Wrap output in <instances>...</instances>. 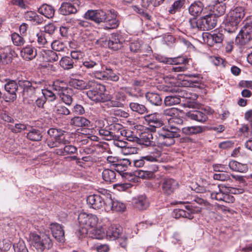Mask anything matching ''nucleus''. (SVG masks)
<instances>
[{
  "label": "nucleus",
  "mask_w": 252,
  "mask_h": 252,
  "mask_svg": "<svg viewBox=\"0 0 252 252\" xmlns=\"http://www.w3.org/2000/svg\"><path fill=\"white\" fill-rule=\"evenodd\" d=\"M218 189L210 194L211 198L219 201H224L226 203H233L235 198L229 194V190L227 187L224 185L220 184L217 186Z\"/></svg>",
  "instance_id": "nucleus-8"
},
{
  "label": "nucleus",
  "mask_w": 252,
  "mask_h": 252,
  "mask_svg": "<svg viewBox=\"0 0 252 252\" xmlns=\"http://www.w3.org/2000/svg\"><path fill=\"white\" fill-rule=\"evenodd\" d=\"M38 12L47 18H52L55 14L54 8L49 4H43L39 8Z\"/></svg>",
  "instance_id": "nucleus-35"
},
{
  "label": "nucleus",
  "mask_w": 252,
  "mask_h": 252,
  "mask_svg": "<svg viewBox=\"0 0 252 252\" xmlns=\"http://www.w3.org/2000/svg\"><path fill=\"white\" fill-rule=\"evenodd\" d=\"M82 67H85L88 69H101L102 68L103 65L102 63V62L97 58H92L91 57L86 59L84 61L82 62Z\"/></svg>",
  "instance_id": "nucleus-23"
},
{
  "label": "nucleus",
  "mask_w": 252,
  "mask_h": 252,
  "mask_svg": "<svg viewBox=\"0 0 252 252\" xmlns=\"http://www.w3.org/2000/svg\"><path fill=\"white\" fill-rule=\"evenodd\" d=\"M165 84L158 86V89L164 92H177L178 88H176L178 82L176 77L171 74L164 75L163 77Z\"/></svg>",
  "instance_id": "nucleus-11"
},
{
  "label": "nucleus",
  "mask_w": 252,
  "mask_h": 252,
  "mask_svg": "<svg viewBox=\"0 0 252 252\" xmlns=\"http://www.w3.org/2000/svg\"><path fill=\"white\" fill-rule=\"evenodd\" d=\"M200 18L202 31H208L216 27L217 19L214 15H206Z\"/></svg>",
  "instance_id": "nucleus-21"
},
{
  "label": "nucleus",
  "mask_w": 252,
  "mask_h": 252,
  "mask_svg": "<svg viewBox=\"0 0 252 252\" xmlns=\"http://www.w3.org/2000/svg\"><path fill=\"white\" fill-rule=\"evenodd\" d=\"M185 2V0H177L175 1L169 8L168 12L170 14H174L177 12L180 11L184 5Z\"/></svg>",
  "instance_id": "nucleus-47"
},
{
  "label": "nucleus",
  "mask_w": 252,
  "mask_h": 252,
  "mask_svg": "<svg viewBox=\"0 0 252 252\" xmlns=\"http://www.w3.org/2000/svg\"><path fill=\"white\" fill-rule=\"evenodd\" d=\"M87 94L89 98L95 102H105L108 100L106 97L99 94L94 87L92 90L87 92Z\"/></svg>",
  "instance_id": "nucleus-42"
},
{
  "label": "nucleus",
  "mask_w": 252,
  "mask_h": 252,
  "mask_svg": "<svg viewBox=\"0 0 252 252\" xmlns=\"http://www.w3.org/2000/svg\"><path fill=\"white\" fill-rule=\"evenodd\" d=\"M205 127H183L182 132L186 134L190 135L202 132Z\"/></svg>",
  "instance_id": "nucleus-52"
},
{
  "label": "nucleus",
  "mask_w": 252,
  "mask_h": 252,
  "mask_svg": "<svg viewBox=\"0 0 252 252\" xmlns=\"http://www.w3.org/2000/svg\"><path fill=\"white\" fill-rule=\"evenodd\" d=\"M118 121L117 119L115 117H109L107 119L99 120L98 124L102 125V126H115V124L112 123H116Z\"/></svg>",
  "instance_id": "nucleus-60"
},
{
  "label": "nucleus",
  "mask_w": 252,
  "mask_h": 252,
  "mask_svg": "<svg viewBox=\"0 0 252 252\" xmlns=\"http://www.w3.org/2000/svg\"><path fill=\"white\" fill-rule=\"evenodd\" d=\"M178 109L176 108L172 107L171 108L166 109L164 111L162 118H168V117H169V118L174 117L175 116L178 115Z\"/></svg>",
  "instance_id": "nucleus-63"
},
{
  "label": "nucleus",
  "mask_w": 252,
  "mask_h": 252,
  "mask_svg": "<svg viewBox=\"0 0 252 252\" xmlns=\"http://www.w3.org/2000/svg\"><path fill=\"white\" fill-rule=\"evenodd\" d=\"M29 240L31 245L40 252L51 249L53 245L49 235L43 233H31Z\"/></svg>",
  "instance_id": "nucleus-3"
},
{
  "label": "nucleus",
  "mask_w": 252,
  "mask_h": 252,
  "mask_svg": "<svg viewBox=\"0 0 252 252\" xmlns=\"http://www.w3.org/2000/svg\"><path fill=\"white\" fill-rule=\"evenodd\" d=\"M130 164L129 159L126 158L119 159L118 163H116L115 167L118 172L126 170L128 165Z\"/></svg>",
  "instance_id": "nucleus-50"
},
{
  "label": "nucleus",
  "mask_w": 252,
  "mask_h": 252,
  "mask_svg": "<svg viewBox=\"0 0 252 252\" xmlns=\"http://www.w3.org/2000/svg\"><path fill=\"white\" fill-rule=\"evenodd\" d=\"M107 101V105L110 106L123 107L126 102V96L123 92H116L111 99L110 98Z\"/></svg>",
  "instance_id": "nucleus-17"
},
{
  "label": "nucleus",
  "mask_w": 252,
  "mask_h": 252,
  "mask_svg": "<svg viewBox=\"0 0 252 252\" xmlns=\"http://www.w3.org/2000/svg\"><path fill=\"white\" fill-rule=\"evenodd\" d=\"M129 107L132 111L143 114L147 111V109L145 105L136 102L129 103Z\"/></svg>",
  "instance_id": "nucleus-49"
},
{
  "label": "nucleus",
  "mask_w": 252,
  "mask_h": 252,
  "mask_svg": "<svg viewBox=\"0 0 252 252\" xmlns=\"http://www.w3.org/2000/svg\"><path fill=\"white\" fill-rule=\"evenodd\" d=\"M146 98L153 105L160 106L162 103L161 97L157 93L148 92L146 94Z\"/></svg>",
  "instance_id": "nucleus-39"
},
{
  "label": "nucleus",
  "mask_w": 252,
  "mask_h": 252,
  "mask_svg": "<svg viewBox=\"0 0 252 252\" xmlns=\"http://www.w3.org/2000/svg\"><path fill=\"white\" fill-rule=\"evenodd\" d=\"M71 58L73 59V61L76 62L80 59H82L84 56V54L81 50H73L70 53Z\"/></svg>",
  "instance_id": "nucleus-64"
},
{
  "label": "nucleus",
  "mask_w": 252,
  "mask_h": 252,
  "mask_svg": "<svg viewBox=\"0 0 252 252\" xmlns=\"http://www.w3.org/2000/svg\"><path fill=\"white\" fill-rule=\"evenodd\" d=\"M44 59L47 62H54L58 60L60 54H57L54 50H44L42 53Z\"/></svg>",
  "instance_id": "nucleus-41"
},
{
  "label": "nucleus",
  "mask_w": 252,
  "mask_h": 252,
  "mask_svg": "<svg viewBox=\"0 0 252 252\" xmlns=\"http://www.w3.org/2000/svg\"><path fill=\"white\" fill-rule=\"evenodd\" d=\"M186 208L188 210V211H186L182 209H174L172 214L173 217L176 219L186 218L190 220L192 219L193 217L191 214L192 213L191 206H186Z\"/></svg>",
  "instance_id": "nucleus-27"
},
{
  "label": "nucleus",
  "mask_w": 252,
  "mask_h": 252,
  "mask_svg": "<svg viewBox=\"0 0 252 252\" xmlns=\"http://www.w3.org/2000/svg\"><path fill=\"white\" fill-rule=\"evenodd\" d=\"M225 5L222 3L216 4L214 7V16H220L223 15L225 13Z\"/></svg>",
  "instance_id": "nucleus-57"
},
{
  "label": "nucleus",
  "mask_w": 252,
  "mask_h": 252,
  "mask_svg": "<svg viewBox=\"0 0 252 252\" xmlns=\"http://www.w3.org/2000/svg\"><path fill=\"white\" fill-rule=\"evenodd\" d=\"M202 38L204 43L212 46L215 44L221 43L223 40L224 35L220 32L214 31L212 33L203 32Z\"/></svg>",
  "instance_id": "nucleus-13"
},
{
  "label": "nucleus",
  "mask_w": 252,
  "mask_h": 252,
  "mask_svg": "<svg viewBox=\"0 0 252 252\" xmlns=\"http://www.w3.org/2000/svg\"><path fill=\"white\" fill-rule=\"evenodd\" d=\"M87 202L90 207L94 209H99L104 205L106 207V199L99 194L89 195L87 198Z\"/></svg>",
  "instance_id": "nucleus-16"
},
{
  "label": "nucleus",
  "mask_w": 252,
  "mask_h": 252,
  "mask_svg": "<svg viewBox=\"0 0 252 252\" xmlns=\"http://www.w3.org/2000/svg\"><path fill=\"white\" fill-rule=\"evenodd\" d=\"M158 60L160 62H163L166 63L174 64L175 65L186 64V63L188 62V59L184 57H179L177 58L174 59L173 60L166 58L162 59L161 57V59L158 58Z\"/></svg>",
  "instance_id": "nucleus-40"
},
{
  "label": "nucleus",
  "mask_w": 252,
  "mask_h": 252,
  "mask_svg": "<svg viewBox=\"0 0 252 252\" xmlns=\"http://www.w3.org/2000/svg\"><path fill=\"white\" fill-rule=\"evenodd\" d=\"M156 127H152L151 128L147 127L143 132L139 134V137L137 136L135 142L138 144L146 147L154 145V142L152 140L153 138L152 132L156 131Z\"/></svg>",
  "instance_id": "nucleus-12"
},
{
  "label": "nucleus",
  "mask_w": 252,
  "mask_h": 252,
  "mask_svg": "<svg viewBox=\"0 0 252 252\" xmlns=\"http://www.w3.org/2000/svg\"><path fill=\"white\" fill-rule=\"evenodd\" d=\"M24 18L26 20L31 21L36 25L41 24L43 21L42 16L37 15L35 12L32 11L25 12Z\"/></svg>",
  "instance_id": "nucleus-36"
},
{
  "label": "nucleus",
  "mask_w": 252,
  "mask_h": 252,
  "mask_svg": "<svg viewBox=\"0 0 252 252\" xmlns=\"http://www.w3.org/2000/svg\"><path fill=\"white\" fill-rule=\"evenodd\" d=\"M122 232V228L116 225H111L106 232V236L112 240L119 238Z\"/></svg>",
  "instance_id": "nucleus-34"
},
{
  "label": "nucleus",
  "mask_w": 252,
  "mask_h": 252,
  "mask_svg": "<svg viewBox=\"0 0 252 252\" xmlns=\"http://www.w3.org/2000/svg\"><path fill=\"white\" fill-rule=\"evenodd\" d=\"M161 186L162 192L165 195H170L178 189L179 184L172 178H164L161 181Z\"/></svg>",
  "instance_id": "nucleus-14"
},
{
  "label": "nucleus",
  "mask_w": 252,
  "mask_h": 252,
  "mask_svg": "<svg viewBox=\"0 0 252 252\" xmlns=\"http://www.w3.org/2000/svg\"><path fill=\"white\" fill-rule=\"evenodd\" d=\"M78 11L76 6L73 2L64 1L62 3L59 9V13L63 15L75 14Z\"/></svg>",
  "instance_id": "nucleus-22"
},
{
  "label": "nucleus",
  "mask_w": 252,
  "mask_h": 252,
  "mask_svg": "<svg viewBox=\"0 0 252 252\" xmlns=\"http://www.w3.org/2000/svg\"><path fill=\"white\" fill-rule=\"evenodd\" d=\"M209 108L202 109L201 111L194 110L187 113L189 118L200 123H204L208 119L207 115L211 113Z\"/></svg>",
  "instance_id": "nucleus-18"
},
{
  "label": "nucleus",
  "mask_w": 252,
  "mask_h": 252,
  "mask_svg": "<svg viewBox=\"0 0 252 252\" xmlns=\"http://www.w3.org/2000/svg\"><path fill=\"white\" fill-rule=\"evenodd\" d=\"M179 79H183L184 81H187L189 83V85L191 87H199L201 84L202 77L199 74H179L178 75Z\"/></svg>",
  "instance_id": "nucleus-20"
},
{
  "label": "nucleus",
  "mask_w": 252,
  "mask_h": 252,
  "mask_svg": "<svg viewBox=\"0 0 252 252\" xmlns=\"http://www.w3.org/2000/svg\"><path fill=\"white\" fill-rule=\"evenodd\" d=\"M181 102L180 95H171L165 97L164 103L166 105L171 106L179 104Z\"/></svg>",
  "instance_id": "nucleus-48"
},
{
  "label": "nucleus",
  "mask_w": 252,
  "mask_h": 252,
  "mask_svg": "<svg viewBox=\"0 0 252 252\" xmlns=\"http://www.w3.org/2000/svg\"><path fill=\"white\" fill-rule=\"evenodd\" d=\"M89 236L96 239H102L106 236V231L102 227H98L89 230Z\"/></svg>",
  "instance_id": "nucleus-38"
},
{
  "label": "nucleus",
  "mask_w": 252,
  "mask_h": 252,
  "mask_svg": "<svg viewBox=\"0 0 252 252\" xmlns=\"http://www.w3.org/2000/svg\"><path fill=\"white\" fill-rule=\"evenodd\" d=\"M213 178L215 180L221 181H232V180L230 178L229 175H228L226 172L214 174L213 175Z\"/></svg>",
  "instance_id": "nucleus-58"
},
{
  "label": "nucleus",
  "mask_w": 252,
  "mask_h": 252,
  "mask_svg": "<svg viewBox=\"0 0 252 252\" xmlns=\"http://www.w3.org/2000/svg\"><path fill=\"white\" fill-rule=\"evenodd\" d=\"M105 23L104 29L105 30L117 28L120 24L117 12L112 9L107 11L102 9L96 10V23Z\"/></svg>",
  "instance_id": "nucleus-1"
},
{
  "label": "nucleus",
  "mask_w": 252,
  "mask_h": 252,
  "mask_svg": "<svg viewBox=\"0 0 252 252\" xmlns=\"http://www.w3.org/2000/svg\"><path fill=\"white\" fill-rule=\"evenodd\" d=\"M14 252H29L28 250L23 241H19L13 245Z\"/></svg>",
  "instance_id": "nucleus-59"
},
{
  "label": "nucleus",
  "mask_w": 252,
  "mask_h": 252,
  "mask_svg": "<svg viewBox=\"0 0 252 252\" xmlns=\"http://www.w3.org/2000/svg\"><path fill=\"white\" fill-rule=\"evenodd\" d=\"M99 133L100 135L105 137L107 140L111 139L113 137V133L110 131V129H107L108 127H98Z\"/></svg>",
  "instance_id": "nucleus-54"
},
{
  "label": "nucleus",
  "mask_w": 252,
  "mask_h": 252,
  "mask_svg": "<svg viewBox=\"0 0 252 252\" xmlns=\"http://www.w3.org/2000/svg\"><path fill=\"white\" fill-rule=\"evenodd\" d=\"M119 74L114 72L112 69L108 68L104 65L100 70H95L92 73V76L99 80H108L117 82L119 80Z\"/></svg>",
  "instance_id": "nucleus-9"
},
{
  "label": "nucleus",
  "mask_w": 252,
  "mask_h": 252,
  "mask_svg": "<svg viewBox=\"0 0 252 252\" xmlns=\"http://www.w3.org/2000/svg\"><path fill=\"white\" fill-rule=\"evenodd\" d=\"M92 87H94L95 91L99 93V94H101L102 96L106 97L108 100L110 98V96L105 94L106 88L104 85L100 84H95L93 82Z\"/></svg>",
  "instance_id": "nucleus-53"
},
{
  "label": "nucleus",
  "mask_w": 252,
  "mask_h": 252,
  "mask_svg": "<svg viewBox=\"0 0 252 252\" xmlns=\"http://www.w3.org/2000/svg\"><path fill=\"white\" fill-rule=\"evenodd\" d=\"M47 132L51 137H54L56 140L60 136L63 135V133L65 132L61 129L52 127L50 128Z\"/></svg>",
  "instance_id": "nucleus-56"
},
{
  "label": "nucleus",
  "mask_w": 252,
  "mask_h": 252,
  "mask_svg": "<svg viewBox=\"0 0 252 252\" xmlns=\"http://www.w3.org/2000/svg\"><path fill=\"white\" fill-rule=\"evenodd\" d=\"M36 51L32 45L23 47L21 51V56L26 60H32L36 56Z\"/></svg>",
  "instance_id": "nucleus-29"
},
{
  "label": "nucleus",
  "mask_w": 252,
  "mask_h": 252,
  "mask_svg": "<svg viewBox=\"0 0 252 252\" xmlns=\"http://www.w3.org/2000/svg\"><path fill=\"white\" fill-rule=\"evenodd\" d=\"M189 13L192 17H199L207 13V7L200 0L194 1L188 8Z\"/></svg>",
  "instance_id": "nucleus-15"
},
{
  "label": "nucleus",
  "mask_w": 252,
  "mask_h": 252,
  "mask_svg": "<svg viewBox=\"0 0 252 252\" xmlns=\"http://www.w3.org/2000/svg\"><path fill=\"white\" fill-rule=\"evenodd\" d=\"M51 46L54 51H63L65 48L64 44L59 40H55L52 42Z\"/></svg>",
  "instance_id": "nucleus-62"
},
{
  "label": "nucleus",
  "mask_w": 252,
  "mask_h": 252,
  "mask_svg": "<svg viewBox=\"0 0 252 252\" xmlns=\"http://www.w3.org/2000/svg\"><path fill=\"white\" fill-rule=\"evenodd\" d=\"M106 202V209H110L115 212H122L126 209L125 204L117 200H113L111 197H107Z\"/></svg>",
  "instance_id": "nucleus-26"
},
{
  "label": "nucleus",
  "mask_w": 252,
  "mask_h": 252,
  "mask_svg": "<svg viewBox=\"0 0 252 252\" xmlns=\"http://www.w3.org/2000/svg\"><path fill=\"white\" fill-rule=\"evenodd\" d=\"M158 115L157 113L147 115L144 117V120L149 126H155V125L160 126L166 125V123L163 121V118L160 119L158 117Z\"/></svg>",
  "instance_id": "nucleus-28"
},
{
  "label": "nucleus",
  "mask_w": 252,
  "mask_h": 252,
  "mask_svg": "<svg viewBox=\"0 0 252 252\" xmlns=\"http://www.w3.org/2000/svg\"><path fill=\"white\" fill-rule=\"evenodd\" d=\"M117 176L119 177L120 174H117L114 170L109 169H105L102 173L103 179L108 183H113L116 181Z\"/></svg>",
  "instance_id": "nucleus-32"
},
{
  "label": "nucleus",
  "mask_w": 252,
  "mask_h": 252,
  "mask_svg": "<svg viewBox=\"0 0 252 252\" xmlns=\"http://www.w3.org/2000/svg\"><path fill=\"white\" fill-rule=\"evenodd\" d=\"M50 229L53 236L57 241L59 242H64V232L62 225L57 222H53L50 224Z\"/></svg>",
  "instance_id": "nucleus-19"
},
{
  "label": "nucleus",
  "mask_w": 252,
  "mask_h": 252,
  "mask_svg": "<svg viewBox=\"0 0 252 252\" xmlns=\"http://www.w3.org/2000/svg\"><path fill=\"white\" fill-rule=\"evenodd\" d=\"M93 83L92 81L86 82L82 80L78 79H72L69 82L71 86L78 90L88 89L92 87Z\"/></svg>",
  "instance_id": "nucleus-30"
},
{
  "label": "nucleus",
  "mask_w": 252,
  "mask_h": 252,
  "mask_svg": "<svg viewBox=\"0 0 252 252\" xmlns=\"http://www.w3.org/2000/svg\"><path fill=\"white\" fill-rule=\"evenodd\" d=\"M11 39L13 44L16 46H21L25 42L24 38L15 32L12 34Z\"/></svg>",
  "instance_id": "nucleus-61"
},
{
  "label": "nucleus",
  "mask_w": 252,
  "mask_h": 252,
  "mask_svg": "<svg viewBox=\"0 0 252 252\" xmlns=\"http://www.w3.org/2000/svg\"><path fill=\"white\" fill-rule=\"evenodd\" d=\"M134 207L140 211L147 209L150 206V201L145 195H139L133 200Z\"/></svg>",
  "instance_id": "nucleus-25"
},
{
  "label": "nucleus",
  "mask_w": 252,
  "mask_h": 252,
  "mask_svg": "<svg viewBox=\"0 0 252 252\" xmlns=\"http://www.w3.org/2000/svg\"><path fill=\"white\" fill-rule=\"evenodd\" d=\"M90 122L83 117H75L71 120V124L74 126H89Z\"/></svg>",
  "instance_id": "nucleus-45"
},
{
  "label": "nucleus",
  "mask_w": 252,
  "mask_h": 252,
  "mask_svg": "<svg viewBox=\"0 0 252 252\" xmlns=\"http://www.w3.org/2000/svg\"><path fill=\"white\" fill-rule=\"evenodd\" d=\"M53 90L57 92V94L63 101L70 105L72 102V90L68 88L67 84L63 81L56 80L54 82Z\"/></svg>",
  "instance_id": "nucleus-6"
},
{
  "label": "nucleus",
  "mask_w": 252,
  "mask_h": 252,
  "mask_svg": "<svg viewBox=\"0 0 252 252\" xmlns=\"http://www.w3.org/2000/svg\"><path fill=\"white\" fill-rule=\"evenodd\" d=\"M75 63L73 61V59L68 56L62 57L60 61V65L64 69L72 68Z\"/></svg>",
  "instance_id": "nucleus-44"
},
{
  "label": "nucleus",
  "mask_w": 252,
  "mask_h": 252,
  "mask_svg": "<svg viewBox=\"0 0 252 252\" xmlns=\"http://www.w3.org/2000/svg\"><path fill=\"white\" fill-rule=\"evenodd\" d=\"M252 40V16L247 18L245 25L236 37L235 42L241 45Z\"/></svg>",
  "instance_id": "nucleus-7"
},
{
  "label": "nucleus",
  "mask_w": 252,
  "mask_h": 252,
  "mask_svg": "<svg viewBox=\"0 0 252 252\" xmlns=\"http://www.w3.org/2000/svg\"><path fill=\"white\" fill-rule=\"evenodd\" d=\"M229 168L233 171L245 173L248 170L247 164H243L235 160H231L228 164Z\"/></svg>",
  "instance_id": "nucleus-33"
},
{
  "label": "nucleus",
  "mask_w": 252,
  "mask_h": 252,
  "mask_svg": "<svg viewBox=\"0 0 252 252\" xmlns=\"http://www.w3.org/2000/svg\"><path fill=\"white\" fill-rule=\"evenodd\" d=\"M245 14L244 9L242 7H237L231 10L225 22V30L229 33L235 32Z\"/></svg>",
  "instance_id": "nucleus-4"
},
{
  "label": "nucleus",
  "mask_w": 252,
  "mask_h": 252,
  "mask_svg": "<svg viewBox=\"0 0 252 252\" xmlns=\"http://www.w3.org/2000/svg\"><path fill=\"white\" fill-rule=\"evenodd\" d=\"M19 85L23 88V94L25 96L32 97L35 93L36 87L33 83L28 80H20Z\"/></svg>",
  "instance_id": "nucleus-24"
},
{
  "label": "nucleus",
  "mask_w": 252,
  "mask_h": 252,
  "mask_svg": "<svg viewBox=\"0 0 252 252\" xmlns=\"http://www.w3.org/2000/svg\"><path fill=\"white\" fill-rule=\"evenodd\" d=\"M161 151L160 149H155L153 151L150 152L149 155L142 157L140 159H135L133 161L134 166L141 167L145 164V160L150 162H158L161 160L160 157Z\"/></svg>",
  "instance_id": "nucleus-10"
},
{
  "label": "nucleus",
  "mask_w": 252,
  "mask_h": 252,
  "mask_svg": "<svg viewBox=\"0 0 252 252\" xmlns=\"http://www.w3.org/2000/svg\"><path fill=\"white\" fill-rule=\"evenodd\" d=\"M5 52L0 55V63L8 64L12 61V56L14 51L10 48L5 49Z\"/></svg>",
  "instance_id": "nucleus-43"
},
{
  "label": "nucleus",
  "mask_w": 252,
  "mask_h": 252,
  "mask_svg": "<svg viewBox=\"0 0 252 252\" xmlns=\"http://www.w3.org/2000/svg\"><path fill=\"white\" fill-rule=\"evenodd\" d=\"M165 128L163 127L161 130L158 132V143L161 146H170L175 143L174 138L180 136V129L177 127H169Z\"/></svg>",
  "instance_id": "nucleus-5"
},
{
  "label": "nucleus",
  "mask_w": 252,
  "mask_h": 252,
  "mask_svg": "<svg viewBox=\"0 0 252 252\" xmlns=\"http://www.w3.org/2000/svg\"><path fill=\"white\" fill-rule=\"evenodd\" d=\"M78 220L79 228L76 233L79 238L85 237L89 233V230L96 226L98 220L96 216L85 212L79 214Z\"/></svg>",
  "instance_id": "nucleus-2"
},
{
  "label": "nucleus",
  "mask_w": 252,
  "mask_h": 252,
  "mask_svg": "<svg viewBox=\"0 0 252 252\" xmlns=\"http://www.w3.org/2000/svg\"><path fill=\"white\" fill-rule=\"evenodd\" d=\"M163 121L166 123V125L168 124L169 126L183 124V119L177 115L173 117L163 118Z\"/></svg>",
  "instance_id": "nucleus-51"
},
{
  "label": "nucleus",
  "mask_w": 252,
  "mask_h": 252,
  "mask_svg": "<svg viewBox=\"0 0 252 252\" xmlns=\"http://www.w3.org/2000/svg\"><path fill=\"white\" fill-rule=\"evenodd\" d=\"M27 137L32 141H39L42 137L41 132L39 130L33 128L29 130V132L27 134Z\"/></svg>",
  "instance_id": "nucleus-46"
},
{
  "label": "nucleus",
  "mask_w": 252,
  "mask_h": 252,
  "mask_svg": "<svg viewBox=\"0 0 252 252\" xmlns=\"http://www.w3.org/2000/svg\"><path fill=\"white\" fill-rule=\"evenodd\" d=\"M158 166H155L153 171H140L138 176L143 179H151L154 177L155 172L158 170Z\"/></svg>",
  "instance_id": "nucleus-55"
},
{
  "label": "nucleus",
  "mask_w": 252,
  "mask_h": 252,
  "mask_svg": "<svg viewBox=\"0 0 252 252\" xmlns=\"http://www.w3.org/2000/svg\"><path fill=\"white\" fill-rule=\"evenodd\" d=\"M198 17H193L189 18L188 24V29L192 32H195L202 30L201 18L197 19Z\"/></svg>",
  "instance_id": "nucleus-31"
},
{
  "label": "nucleus",
  "mask_w": 252,
  "mask_h": 252,
  "mask_svg": "<svg viewBox=\"0 0 252 252\" xmlns=\"http://www.w3.org/2000/svg\"><path fill=\"white\" fill-rule=\"evenodd\" d=\"M18 88V86L16 82L14 80L9 81L4 85L5 90L12 95V99L13 100L16 98V92L17 91Z\"/></svg>",
  "instance_id": "nucleus-37"
}]
</instances>
